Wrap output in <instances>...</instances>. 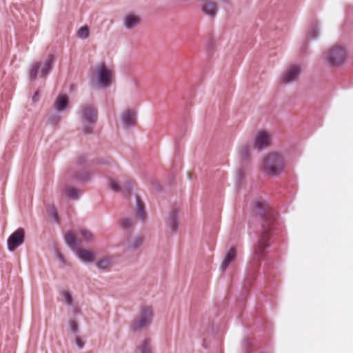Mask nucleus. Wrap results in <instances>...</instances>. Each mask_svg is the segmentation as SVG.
Masks as SVG:
<instances>
[{"mask_svg":"<svg viewBox=\"0 0 353 353\" xmlns=\"http://www.w3.org/2000/svg\"><path fill=\"white\" fill-rule=\"evenodd\" d=\"M276 220L274 212H268L262 224V232L259 242L254 249V261L257 262L265 255V249L269 246L270 233L274 228Z\"/></svg>","mask_w":353,"mask_h":353,"instance_id":"obj_1","label":"nucleus"},{"mask_svg":"<svg viewBox=\"0 0 353 353\" xmlns=\"http://www.w3.org/2000/svg\"><path fill=\"white\" fill-rule=\"evenodd\" d=\"M284 166V158L278 152H271L263 159V170L268 175L279 174L283 170Z\"/></svg>","mask_w":353,"mask_h":353,"instance_id":"obj_2","label":"nucleus"},{"mask_svg":"<svg viewBox=\"0 0 353 353\" xmlns=\"http://www.w3.org/2000/svg\"><path fill=\"white\" fill-rule=\"evenodd\" d=\"M324 56L330 65L337 67L345 63L347 53L343 46L336 45L325 51Z\"/></svg>","mask_w":353,"mask_h":353,"instance_id":"obj_3","label":"nucleus"},{"mask_svg":"<svg viewBox=\"0 0 353 353\" xmlns=\"http://www.w3.org/2000/svg\"><path fill=\"white\" fill-rule=\"evenodd\" d=\"M80 113L83 132L86 134L91 133L97 117L95 108L90 104L83 105L81 107Z\"/></svg>","mask_w":353,"mask_h":353,"instance_id":"obj_4","label":"nucleus"},{"mask_svg":"<svg viewBox=\"0 0 353 353\" xmlns=\"http://www.w3.org/2000/svg\"><path fill=\"white\" fill-rule=\"evenodd\" d=\"M65 239L70 247L75 249L78 245V241L79 242L91 241L93 239V235L90 231L85 229H81L77 236L72 232H68L65 234Z\"/></svg>","mask_w":353,"mask_h":353,"instance_id":"obj_5","label":"nucleus"},{"mask_svg":"<svg viewBox=\"0 0 353 353\" xmlns=\"http://www.w3.org/2000/svg\"><path fill=\"white\" fill-rule=\"evenodd\" d=\"M152 315L153 312L151 307L145 306L142 307L139 315L134 321L132 328L137 330L148 326L151 323Z\"/></svg>","mask_w":353,"mask_h":353,"instance_id":"obj_6","label":"nucleus"},{"mask_svg":"<svg viewBox=\"0 0 353 353\" xmlns=\"http://www.w3.org/2000/svg\"><path fill=\"white\" fill-rule=\"evenodd\" d=\"M97 77L100 84L103 87H108L111 84L113 71L108 68L105 63H101L97 68Z\"/></svg>","mask_w":353,"mask_h":353,"instance_id":"obj_7","label":"nucleus"},{"mask_svg":"<svg viewBox=\"0 0 353 353\" xmlns=\"http://www.w3.org/2000/svg\"><path fill=\"white\" fill-rule=\"evenodd\" d=\"M25 232L22 228L17 229L8 239V248L10 251H14L24 241Z\"/></svg>","mask_w":353,"mask_h":353,"instance_id":"obj_8","label":"nucleus"},{"mask_svg":"<svg viewBox=\"0 0 353 353\" xmlns=\"http://www.w3.org/2000/svg\"><path fill=\"white\" fill-rule=\"evenodd\" d=\"M271 140V134L269 132L264 130L260 131L255 137L254 148L258 150H261L262 148L270 145Z\"/></svg>","mask_w":353,"mask_h":353,"instance_id":"obj_9","label":"nucleus"},{"mask_svg":"<svg viewBox=\"0 0 353 353\" xmlns=\"http://www.w3.org/2000/svg\"><path fill=\"white\" fill-rule=\"evenodd\" d=\"M301 69L298 65H292L288 68L282 77L283 83H290L298 79Z\"/></svg>","mask_w":353,"mask_h":353,"instance_id":"obj_10","label":"nucleus"},{"mask_svg":"<svg viewBox=\"0 0 353 353\" xmlns=\"http://www.w3.org/2000/svg\"><path fill=\"white\" fill-rule=\"evenodd\" d=\"M76 254L83 262L90 263L94 260V253L85 249L79 248L76 250Z\"/></svg>","mask_w":353,"mask_h":353,"instance_id":"obj_11","label":"nucleus"},{"mask_svg":"<svg viewBox=\"0 0 353 353\" xmlns=\"http://www.w3.org/2000/svg\"><path fill=\"white\" fill-rule=\"evenodd\" d=\"M202 1H203L201 6L203 12L212 17L214 16L217 10L216 3L210 0Z\"/></svg>","mask_w":353,"mask_h":353,"instance_id":"obj_12","label":"nucleus"},{"mask_svg":"<svg viewBox=\"0 0 353 353\" xmlns=\"http://www.w3.org/2000/svg\"><path fill=\"white\" fill-rule=\"evenodd\" d=\"M123 21L125 26L128 29H131L139 24L141 19L138 15L129 13L125 16Z\"/></svg>","mask_w":353,"mask_h":353,"instance_id":"obj_13","label":"nucleus"},{"mask_svg":"<svg viewBox=\"0 0 353 353\" xmlns=\"http://www.w3.org/2000/svg\"><path fill=\"white\" fill-rule=\"evenodd\" d=\"M54 63V56L52 54H49L46 59L43 66L41 70V76L42 77H46V75L50 72L52 68V65Z\"/></svg>","mask_w":353,"mask_h":353,"instance_id":"obj_14","label":"nucleus"},{"mask_svg":"<svg viewBox=\"0 0 353 353\" xmlns=\"http://www.w3.org/2000/svg\"><path fill=\"white\" fill-rule=\"evenodd\" d=\"M68 97L66 95H59L54 102V108L57 111H62L68 105Z\"/></svg>","mask_w":353,"mask_h":353,"instance_id":"obj_15","label":"nucleus"},{"mask_svg":"<svg viewBox=\"0 0 353 353\" xmlns=\"http://www.w3.org/2000/svg\"><path fill=\"white\" fill-rule=\"evenodd\" d=\"M236 255V251L234 248H231L228 252L224 261L221 264V268L223 270H225L229 264L235 259Z\"/></svg>","mask_w":353,"mask_h":353,"instance_id":"obj_16","label":"nucleus"},{"mask_svg":"<svg viewBox=\"0 0 353 353\" xmlns=\"http://www.w3.org/2000/svg\"><path fill=\"white\" fill-rule=\"evenodd\" d=\"M122 121L125 125H132L135 122V113L132 110H127L122 115Z\"/></svg>","mask_w":353,"mask_h":353,"instance_id":"obj_17","label":"nucleus"},{"mask_svg":"<svg viewBox=\"0 0 353 353\" xmlns=\"http://www.w3.org/2000/svg\"><path fill=\"white\" fill-rule=\"evenodd\" d=\"M138 350L140 353H152L150 341L149 339H145L141 341L138 346Z\"/></svg>","mask_w":353,"mask_h":353,"instance_id":"obj_18","label":"nucleus"},{"mask_svg":"<svg viewBox=\"0 0 353 353\" xmlns=\"http://www.w3.org/2000/svg\"><path fill=\"white\" fill-rule=\"evenodd\" d=\"M112 259L111 257L103 259L97 262V265L99 269L108 270L112 265Z\"/></svg>","mask_w":353,"mask_h":353,"instance_id":"obj_19","label":"nucleus"},{"mask_svg":"<svg viewBox=\"0 0 353 353\" xmlns=\"http://www.w3.org/2000/svg\"><path fill=\"white\" fill-rule=\"evenodd\" d=\"M168 223L172 230H176L177 228L176 212L173 211L168 217Z\"/></svg>","mask_w":353,"mask_h":353,"instance_id":"obj_20","label":"nucleus"},{"mask_svg":"<svg viewBox=\"0 0 353 353\" xmlns=\"http://www.w3.org/2000/svg\"><path fill=\"white\" fill-rule=\"evenodd\" d=\"M41 63L39 62L34 63L32 64L31 69L30 70V78L31 80H35L37 77V74L39 72V70L41 68Z\"/></svg>","mask_w":353,"mask_h":353,"instance_id":"obj_21","label":"nucleus"},{"mask_svg":"<svg viewBox=\"0 0 353 353\" xmlns=\"http://www.w3.org/2000/svg\"><path fill=\"white\" fill-rule=\"evenodd\" d=\"M90 31L88 26H83L81 27L78 32L77 35L81 39H86L89 37Z\"/></svg>","mask_w":353,"mask_h":353,"instance_id":"obj_22","label":"nucleus"},{"mask_svg":"<svg viewBox=\"0 0 353 353\" xmlns=\"http://www.w3.org/2000/svg\"><path fill=\"white\" fill-rule=\"evenodd\" d=\"M66 194L68 197L76 199L78 198L79 192L77 189L74 188H69L67 189Z\"/></svg>","mask_w":353,"mask_h":353,"instance_id":"obj_23","label":"nucleus"},{"mask_svg":"<svg viewBox=\"0 0 353 353\" xmlns=\"http://www.w3.org/2000/svg\"><path fill=\"white\" fill-rule=\"evenodd\" d=\"M137 215L138 217L141 218V219H143V218H144L143 204L138 199L137 200Z\"/></svg>","mask_w":353,"mask_h":353,"instance_id":"obj_24","label":"nucleus"},{"mask_svg":"<svg viewBox=\"0 0 353 353\" xmlns=\"http://www.w3.org/2000/svg\"><path fill=\"white\" fill-rule=\"evenodd\" d=\"M121 225L122 228L127 230L130 229L133 225V222L130 219L124 218L121 219Z\"/></svg>","mask_w":353,"mask_h":353,"instance_id":"obj_25","label":"nucleus"},{"mask_svg":"<svg viewBox=\"0 0 353 353\" xmlns=\"http://www.w3.org/2000/svg\"><path fill=\"white\" fill-rule=\"evenodd\" d=\"M109 185L110 188L115 192H119L122 190L118 182L114 179H110L109 181Z\"/></svg>","mask_w":353,"mask_h":353,"instance_id":"obj_26","label":"nucleus"},{"mask_svg":"<svg viewBox=\"0 0 353 353\" xmlns=\"http://www.w3.org/2000/svg\"><path fill=\"white\" fill-rule=\"evenodd\" d=\"M70 329L73 333H77L79 330L77 322L74 320H71L69 322Z\"/></svg>","mask_w":353,"mask_h":353,"instance_id":"obj_27","label":"nucleus"},{"mask_svg":"<svg viewBox=\"0 0 353 353\" xmlns=\"http://www.w3.org/2000/svg\"><path fill=\"white\" fill-rule=\"evenodd\" d=\"M249 149L247 146H242L239 148V153L242 158H246L248 155Z\"/></svg>","mask_w":353,"mask_h":353,"instance_id":"obj_28","label":"nucleus"},{"mask_svg":"<svg viewBox=\"0 0 353 353\" xmlns=\"http://www.w3.org/2000/svg\"><path fill=\"white\" fill-rule=\"evenodd\" d=\"M63 297H64L65 301L68 305H71L72 304V296L70 295V294L69 292H63Z\"/></svg>","mask_w":353,"mask_h":353,"instance_id":"obj_29","label":"nucleus"},{"mask_svg":"<svg viewBox=\"0 0 353 353\" xmlns=\"http://www.w3.org/2000/svg\"><path fill=\"white\" fill-rule=\"evenodd\" d=\"M75 342H76L77 345L79 348H82L84 345V342L79 336H76Z\"/></svg>","mask_w":353,"mask_h":353,"instance_id":"obj_30","label":"nucleus"},{"mask_svg":"<svg viewBox=\"0 0 353 353\" xmlns=\"http://www.w3.org/2000/svg\"><path fill=\"white\" fill-rule=\"evenodd\" d=\"M311 38H315L316 37V30H312L311 32H310V36Z\"/></svg>","mask_w":353,"mask_h":353,"instance_id":"obj_31","label":"nucleus"},{"mask_svg":"<svg viewBox=\"0 0 353 353\" xmlns=\"http://www.w3.org/2000/svg\"><path fill=\"white\" fill-rule=\"evenodd\" d=\"M142 243V239H136V244H135V247H137L138 245H141Z\"/></svg>","mask_w":353,"mask_h":353,"instance_id":"obj_32","label":"nucleus"},{"mask_svg":"<svg viewBox=\"0 0 353 353\" xmlns=\"http://www.w3.org/2000/svg\"><path fill=\"white\" fill-rule=\"evenodd\" d=\"M37 97H38V92H37L34 94V97H33V100H34V101H36V100H37Z\"/></svg>","mask_w":353,"mask_h":353,"instance_id":"obj_33","label":"nucleus"},{"mask_svg":"<svg viewBox=\"0 0 353 353\" xmlns=\"http://www.w3.org/2000/svg\"><path fill=\"white\" fill-rule=\"evenodd\" d=\"M132 186V183L130 182L129 183V188H128V190L129 191L130 190V188Z\"/></svg>","mask_w":353,"mask_h":353,"instance_id":"obj_34","label":"nucleus"}]
</instances>
